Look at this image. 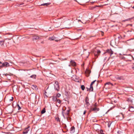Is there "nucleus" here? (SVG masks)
I'll return each instance as SVG.
<instances>
[{
  "label": "nucleus",
  "mask_w": 134,
  "mask_h": 134,
  "mask_svg": "<svg viewBox=\"0 0 134 134\" xmlns=\"http://www.w3.org/2000/svg\"><path fill=\"white\" fill-rule=\"evenodd\" d=\"M10 66L8 62H5L2 63L1 62H0V67H8Z\"/></svg>",
  "instance_id": "f257e3e1"
},
{
  "label": "nucleus",
  "mask_w": 134,
  "mask_h": 134,
  "mask_svg": "<svg viewBox=\"0 0 134 134\" xmlns=\"http://www.w3.org/2000/svg\"><path fill=\"white\" fill-rule=\"evenodd\" d=\"M55 90L57 91H59V83L58 81H55L54 84Z\"/></svg>",
  "instance_id": "f03ea898"
},
{
  "label": "nucleus",
  "mask_w": 134,
  "mask_h": 134,
  "mask_svg": "<svg viewBox=\"0 0 134 134\" xmlns=\"http://www.w3.org/2000/svg\"><path fill=\"white\" fill-rule=\"evenodd\" d=\"M59 93H58L55 96H53V100L54 102L57 101L58 102L59 100L58 98H59L58 96Z\"/></svg>",
  "instance_id": "7ed1b4c3"
},
{
  "label": "nucleus",
  "mask_w": 134,
  "mask_h": 134,
  "mask_svg": "<svg viewBox=\"0 0 134 134\" xmlns=\"http://www.w3.org/2000/svg\"><path fill=\"white\" fill-rule=\"evenodd\" d=\"M127 43L129 45H130L134 43V41L133 39L131 38L127 40Z\"/></svg>",
  "instance_id": "20e7f679"
},
{
  "label": "nucleus",
  "mask_w": 134,
  "mask_h": 134,
  "mask_svg": "<svg viewBox=\"0 0 134 134\" xmlns=\"http://www.w3.org/2000/svg\"><path fill=\"white\" fill-rule=\"evenodd\" d=\"M89 98L87 97H86L85 99V105L86 106H88L90 104L89 103Z\"/></svg>",
  "instance_id": "39448f33"
},
{
  "label": "nucleus",
  "mask_w": 134,
  "mask_h": 134,
  "mask_svg": "<svg viewBox=\"0 0 134 134\" xmlns=\"http://www.w3.org/2000/svg\"><path fill=\"white\" fill-rule=\"evenodd\" d=\"M66 109V108L65 107H59V109L62 110V114L63 117H64V111H65Z\"/></svg>",
  "instance_id": "423d86ee"
},
{
  "label": "nucleus",
  "mask_w": 134,
  "mask_h": 134,
  "mask_svg": "<svg viewBox=\"0 0 134 134\" xmlns=\"http://www.w3.org/2000/svg\"><path fill=\"white\" fill-rule=\"evenodd\" d=\"M100 51L99 50H98L97 52H96L94 53V54L95 56L96 57V58L98 57V55L100 54Z\"/></svg>",
  "instance_id": "0eeeda50"
},
{
  "label": "nucleus",
  "mask_w": 134,
  "mask_h": 134,
  "mask_svg": "<svg viewBox=\"0 0 134 134\" xmlns=\"http://www.w3.org/2000/svg\"><path fill=\"white\" fill-rule=\"evenodd\" d=\"M99 109L98 108H97L95 107L94 108H91V111H94V112H97V111H99Z\"/></svg>",
  "instance_id": "6e6552de"
},
{
  "label": "nucleus",
  "mask_w": 134,
  "mask_h": 134,
  "mask_svg": "<svg viewBox=\"0 0 134 134\" xmlns=\"http://www.w3.org/2000/svg\"><path fill=\"white\" fill-rule=\"evenodd\" d=\"M40 38L37 35H34L33 36L32 40L34 41L37 40L39 39Z\"/></svg>",
  "instance_id": "1a4fd4ad"
},
{
  "label": "nucleus",
  "mask_w": 134,
  "mask_h": 134,
  "mask_svg": "<svg viewBox=\"0 0 134 134\" xmlns=\"http://www.w3.org/2000/svg\"><path fill=\"white\" fill-rule=\"evenodd\" d=\"M30 127L28 126L27 128H26L24 131L23 132V134H26L28 133V132L29 130V128Z\"/></svg>",
  "instance_id": "9d476101"
},
{
  "label": "nucleus",
  "mask_w": 134,
  "mask_h": 134,
  "mask_svg": "<svg viewBox=\"0 0 134 134\" xmlns=\"http://www.w3.org/2000/svg\"><path fill=\"white\" fill-rule=\"evenodd\" d=\"M49 40L50 41L55 40L56 42H58V40H56V38L53 36L52 37H49Z\"/></svg>",
  "instance_id": "9b49d317"
},
{
  "label": "nucleus",
  "mask_w": 134,
  "mask_h": 134,
  "mask_svg": "<svg viewBox=\"0 0 134 134\" xmlns=\"http://www.w3.org/2000/svg\"><path fill=\"white\" fill-rule=\"evenodd\" d=\"M134 98L132 97L128 98L127 99V100L128 102H131L132 103L133 102V100H134Z\"/></svg>",
  "instance_id": "f8f14e48"
},
{
  "label": "nucleus",
  "mask_w": 134,
  "mask_h": 134,
  "mask_svg": "<svg viewBox=\"0 0 134 134\" xmlns=\"http://www.w3.org/2000/svg\"><path fill=\"white\" fill-rule=\"evenodd\" d=\"M109 53L110 55V56H111V55L113 54V52L111 50V49H108L106 50V52L105 53ZM105 53H104V54Z\"/></svg>",
  "instance_id": "ddd939ff"
},
{
  "label": "nucleus",
  "mask_w": 134,
  "mask_h": 134,
  "mask_svg": "<svg viewBox=\"0 0 134 134\" xmlns=\"http://www.w3.org/2000/svg\"><path fill=\"white\" fill-rule=\"evenodd\" d=\"M129 110L131 112L134 111V106L130 105L129 107Z\"/></svg>",
  "instance_id": "4468645a"
},
{
  "label": "nucleus",
  "mask_w": 134,
  "mask_h": 134,
  "mask_svg": "<svg viewBox=\"0 0 134 134\" xmlns=\"http://www.w3.org/2000/svg\"><path fill=\"white\" fill-rule=\"evenodd\" d=\"M86 88L87 89V91H93V86L91 84L90 86V88Z\"/></svg>",
  "instance_id": "2eb2a0df"
},
{
  "label": "nucleus",
  "mask_w": 134,
  "mask_h": 134,
  "mask_svg": "<svg viewBox=\"0 0 134 134\" xmlns=\"http://www.w3.org/2000/svg\"><path fill=\"white\" fill-rule=\"evenodd\" d=\"M75 130V128L73 126L71 127L70 129V133H74Z\"/></svg>",
  "instance_id": "dca6fc26"
},
{
  "label": "nucleus",
  "mask_w": 134,
  "mask_h": 134,
  "mask_svg": "<svg viewBox=\"0 0 134 134\" xmlns=\"http://www.w3.org/2000/svg\"><path fill=\"white\" fill-rule=\"evenodd\" d=\"M65 22V20L63 18H61V19H60L59 18V22H60L61 23V24H60V25L61 26V25H62V24L64 23Z\"/></svg>",
  "instance_id": "f3484780"
},
{
  "label": "nucleus",
  "mask_w": 134,
  "mask_h": 134,
  "mask_svg": "<svg viewBox=\"0 0 134 134\" xmlns=\"http://www.w3.org/2000/svg\"><path fill=\"white\" fill-rule=\"evenodd\" d=\"M116 79L117 80H123V77L122 76H117L115 77Z\"/></svg>",
  "instance_id": "a211bd4d"
},
{
  "label": "nucleus",
  "mask_w": 134,
  "mask_h": 134,
  "mask_svg": "<svg viewBox=\"0 0 134 134\" xmlns=\"http://www.w3.org/2000/svg\"><path fill=\"white\" fill-rule=\"evenodd\" d=\"M70 64L72 66H75L76 65V63L74 61L71 60L70 61Z\"/></svg>",
  "instance_id": "6ab92c4d"
},
{
  "label": "nucleus",
  "mask_w": 134,
  "mask_h": 134,
  "mask_svg": "<svg viewBox=\"0 0 134 134\" xmlns=\"http://www.w3.org/2000/svg\"><path fill=\"white\" fill-rule=\"evenodd\" d=\"M31 88L33 90H36V89H37V86L36 85H32L31 87Z\"/></svg>",
  "instance_id": "aec40b11"
},
{
  "label": "nucleus",
  "mask_w": 134,
  "mask_h": 134,
  "mask_svg": "<svg viewBox=\"0 0 134 134\" xmlns=\"http://www.w3.org/2000/svg\"><path fill=\"white\" fill-rule=\"evenodd\" d=\"M50 4V3H45L42 4H41V6H48V5H49Z\"/></svg>",
  "instance_id": "412c9836"
},
{
  "label": "nucleus",
  "mask_w": 134,
  "mask_h": 134,
  "mask_svg": "<svg viewBox=\"0 0 134 134\" xmlns=\"http://www.w3.org/2000/svg\"><path fill=\"white\" fill-rule=\"evenodd\" d=\"M55 118L56 120L57 121H59V116L58 114H57L55 116Z\"/></svg>",
  "instance_id": "4be33fe9"
},
{
  "label": "nucleus",
  "mask_w": 134,
  "mask_h": 134,
  "mask_svg": "<svg viewBox=\"0 0 134 134\" xmlns=\"http://www.w3.org/2000/svg\"><path fill=\"white\" fill-rule=\"evenodd\" d=\"M5 41L4 40L3 41H0V45L1 46L3 45L4 44Z\"/></svg>",
  "instance_id": "5701e85b"
},
{
  "label": "nucleus",
  "mask_w": 134,
  "mask_h": 134,
  "mask_svg": "<svg viewBox=\"0 0 134 134\" xmlns=\"http://www.w3.org/2000/svg\"><path fill=\"white\" fill-rule=\"evenodd\" d=\"M45 108H44L41 111V113L42 114H43L45 113Z\"/></svg>",
  "instance_id": "b1692460"
},
{
  "label": "nucleus",
  "mask_w": 134,
  "mask_h": 134,
  "mask_svg": "<svg viewBox=\"0 0 134 134\" xmlns=\"http://www.w3.org/2000/svg\"><path fill=\"white\" fill-rule=\"evenodd\" d=\"M36 75H32L31 76H30V77L33 79H35L36 77Z\"/></svg>",
  "instance_id": "393cba45"
},
{
  "label": "nucleus",
  "mask_w": 134,
  "mask_h": 134,
  "mask_svg": "<svg viewBox=\"0 0 134 134\" xmlns=\"http://www.w3.org/2000/svg\"><path fill=\"white\" fill-rule=\"evenodd\" d=\"M16 107L18 108V110H20L21 109V107L19 106L18 104H16Z\"/></svg>",
  "instance_id": "a878e982"
},
{
  "label": "nucleus",
  "mask_w": 134,
  "mask_h": 134,
  "mask_svg": "<svg viewBox=\"0 0 134 134\" xmlns=\"http://www.w3.org/2000/svg\"><path fill=\"white\" fill-rule=\"evenodd\" d=\"M81 88L82 90H84L85 88V86L84 85H82L81 86Z\"/></svg>",
  "instance_id": "bb28decb"
},
{
  "label": "nucleus",
  "mask_w": 134,
  "mask_h": 134,
  "mask_svg": "<svg viewBox=\"0 0 134 134\" xmlns=\"http://www.w3.org/2000/svg\"><path fill=\"white\" fill-rule=\"evenodd\" d=\"M131 18H129L128 19H126L125 20H123L122 21L123 22H125L126 21H127L128 20H130L131 19Z\"/></svg>",
  "instance_id": "cd10ccee"
},
{
  "label": "nucleus",
  "mask_w": 134,
  "mask_h": 134,
  "mask_svg": "<svg viewBox=\"0 0 134 134\" xmlns=\"http://www.w3.org/2000/svg\"><path fill=\"white\" fill-rule=\"evenodd\" d=\"M111 83L110 82H107V83H106L105 84V86H106V85H111Z\"/></svg>",
  "instance_id": "c85d7f7f"
},
{
  "label": "nucleus",
  "mask_w": 134,
  "mask_h": 134,
  "mask_svg": "<svg viewBox=\"0 0 134 134\" xmlns=\"http://www.w3.org/2000/svg\"><path fill=\"white\" fill-rule=\"evenodd\" d=\"M67 112H66L65 113V114L66 115H69V112L70 111V110H67Z\"/></svg>",
  "instance_id": "c756f323"
},
{
  "label": "nucleus",
  "mask_w": 134,
  "mask_h": 134,
  "mask_svg": "<svg viewBox=\"0 0 134 134\" xmlns=\"http://www.w3.org/2000/svg\"><path fill=\"white\" fill-rule=\"evenodd\" d=\"M103 131L102 130H100V133H101L102 134H104V133H103Z\"/></svg>",
  "instance_id": "7c9ffc66"
},
{
  "label": "nucleus",
  "mask_w": 134,
  "mask_h": 134,
  "mask_svg": "<svg viewBox=\"0 0 134 134\" xmlns=\"http://www.w3.org/2000/svg\"><path fill=\"white\" fill-rule=\"evenodd\" d=\"M120 114H121V115L122 116V119H123L124 118V115L122 113H120Z\"/></svg>",
  "instance_id": "2f4dec72"
},
{
  "label": "nucleus",
  "mask_w": 134,
  "mask_h": 134,
  "mask_svg": "<svg viewBox=\"0 0 134 134\" xmlns=\"http://www.w3.org/2000/svg\"><path fill=\"white\" fill-rule=\"evenodd\" d=\"M70 24H68V26H66L65 27H66V28H69L70 27Z\"/></svg>",
  "instance_id": "473e14b6"
},
{
  "label": "nucleus",
  "mask_w": 134,
  "mask_h": 134,
  "mask_svg": "<svg viewBox=\"0 0 134 134\" xmlns=\"http://www.w3.org/2000/svg\"><path fill=\"white\" fill-rule=\"evenodd\" d=\"M129 55L131 56V57L132 58V60H134V58L132 55H131V54H129Z\"/></svg>",
  "instance_id": "72a5a7b5"
},
{
  "label": "nucleus",
  "mask_w": 134,
  "mask_h": 134,
  "mask_svg": "<svg viewBox=\"0 0 134 134\" xmlns=\"http://www.w3.org/2000/svg\"><path fill=\"white\" fill-rule=\"evenodd\" d=\"M96 81V80H94V81H92L91 83L92 84H93L94 82Z\"/></svg>",
  "instance_id": "f704fd0d"
},
{
  "label": "nucleus",
  "mask_w": 134,
  "mask_h": 134,
  "mask_svg": "<svg viewBox=\"0 0 134 134\" xmlns=\"http://www.w3.org/2000/svg\"><path fill=\"white\" fill-rule=\"evenodd\" d=\"M13 97H12V99H10V100H9V101H12L13 100Z\"/></svg>",
  "instance_id": "c9c22d12"
},
{
  "label": "nucleus",
  "mask_w": 134,
  "mask_h": 134,
  "mask_svg": "<svg viewBox=\"0 0 134 134\" xmlns=\"http://www.w3.org/2000/svg\"><path fill=\"white\" fill-rule=\"evenodd\" d=\"M110 125H111V123H110V124L108 123V127H110Z\"/></svg>",
  "instance_id": "e433bc0d"
},
{
  "label": "nucleus",
  "mask_w": 134,
  "mask_h": 134,
  "mask_svg": "<svg viewBox=\"0 0 134 134\" xmlns=\"http://www.w3.org/2000/svg\"><path fill=\"white\" fill-rule=\"evenodd\" d=\"M23 4H24V3H22V4H18V5H17V6H20V5H22Z\"/></svg>",
  "instance_id": "4c0bfd02"
},
{
  "label": "nucleus",
  "mask_w": 134,
  "mask_h": 134,
  "mask_svg": "<svg viewBox=\"0 0 134 134\" xmlns=\"http://www.w3.org/2000/svg\"><path fill=\"white\" fill-rule=\"evenodd\" d=\"M118 38L120 40L121 39V37L120 36L118 37Z\"/></svg>",
  "instance_id": "58836bf2"
},
{
  "label": "nucleus",
  "mask_w": 134,
  "mask_h": 134,
  "mask_svg": "<svg viewBox=\"0 0 134 134\" xmlns=\"http://www.w3.org/2000/svg\"><path fill=\"white\" fill-rule=\"evenodd\" d=\"M63 69L62 66H60V68H59V69Z\"/></svg>",
  "instance_id": "ea45409f"
},
{
  "label": "nucleus",
  "mask_w": 134,
  "mask_h": 134,
  "mask_svg": "<svg viewBox=\"0 0 134 134\" xmlns=\"http://www.w3.org/2000/svg\"><path fill=\"white\" fill-rule=\"evenodd\" d=\"M94 107H96V106H97L96 103L95 104H94Z\"/></svg>",
  "instance_id": "a19ab883"
},
{
  "label": "nucleus",
  "mask_w": 134,
  "mask_h": 134,
  "mask_svg": "<svg viewBox=\"0 0 134 134\" xmlns=\"http://www.w3.org/2000/svg\"><path fill=\"white\" fill-rule=\"evenodd\" d=\"M86 110H85V111H84V112H83V115H85V113H86Z\"/></svg>",
  "instance_id": "79ce46f5"
},
{
  "label": "nucleus",
  "mask_w": 134,
  "mask_h": 134,
  "mask_svg": "<svg viewBox=\"0 0 134 134\" xmlns=\"http://www.w3.org/2000/svg\"><path fill=\"white\" fill-rule=\"evenodd\" d=\"M107 59V57H105L104 59V61L106 60Z\"/></svg>",
  "instance_id": "37998d69"
},
{
  "label": "nucleus",
  "mask_w": 134,
  "mask_h": 134,
  "mask_svg": "<svg viewBox=\"0 0 134 134\" xmlns=\"http://www.w3.org/2000/svg\"><path fill=\"white\" fill-rule=\"evenodd\" d=\"M61 103V101L60 100H59V104L60 103Z\"/></svg>",
  "instance_id": "c03bdc74"
},
{
  "label": "nucleus",
  "mask_w": 134,
  "mask_h": 134,
  "mask_svg": "<svg viewBox=\"0 0 134 134\" xmlns=\"http://www.w3.org/2000/svg\"><path fill=\"white\" fill-rule=\"evenodd\" d=\"M41 43H44V42L43 41H42L41 42Z\"/></svg>",
  "instance_id": "a18cd8bd"
},
{
  "label": "nucleus",
  "mask_w": 134,
  "mask_h": 134,
  "mask_svg": "<svg viewBox=\"0 0 134 134\" xmlns=\"http://www.w3.org/2000/svg\"><path fill=\"white\" fill-rule=\"evenodd\" d=\"M78 21H81V22H82L81 21V20H79Z\"/></svg>",
  "instance_id": "49530a36"
},
{
  "label": "nucleus",
  "mask_w": 134,
  "mask_h": 134,
  "mask_svg": "<svg viewBox=\"0 0 134 134\" xmlns=\"http://www.w3.org/2000/svg\"><path fill=\"white\" fill-rule=\"evenodd\" d=\"M99 7V6H98V5H96V7Z\"/></svg>",
  "instance_id": "de8ad7c7"
},
{
  "label": "nucleus",
  "mask_w": 134,
  "mask_h": 134,
  "mask_svg": "<svg viewBox=\"0 0 134 134\" xmlns=\"http://www.w3.org/2000/svg\"><path fill=\"white\" fill-rule=\"evenodd\" d=\"M69 120H71V118H70V117H69Z\"/></svg>",
  "instance_id": "09e8293b"
},
{
  "label": "nucleus",
  "mask_w": 134,
  "mask_h": 134,
  "mask_svg": "<svg viewBox=\"0 0 134 134\" xmlns=\"http://www.w3.org/2000/svg\"><path fill=\"white\" fill-rule=\"evenodd\" d=\"M113 41V40H112L111 41V42H111V43H110V44H111V43L112 42V41Z\"/></svg>",
  "instance_id": "8fccbe9b"
},
{
  "label": "nucleus",
  "mask_w": 134,
  "mask_h": 134,
  "mask_svg": "<svg viewBox=\"0 0 134 134\" xmlns=\"http://www.w3.org/2000/svg\"><path fill=\"white\" fill-rule=\"evenodd\" d=\"M91 111V109H90V112H91V111Z\"/></svg>",
  "instance_id": "3c124183"
},
{
  "label": "nucleus",
  "mask_w": 134,
  "mask_h": 134,
  "mask_svg": "<svg viewBox=\"0 0 134 134\" xmlns=\"http://www.w3.org/2000/svg\"><path fill=\"white\" fill-rule=\"evenodd\" d=\"M60 96H61V94L59 93V97Z\"/></svg>",
  "instance_id": "603ef678"
},
{
  "label": "nucleus",
  "mask_w": 134,
  "mask_h": 134,
  "mask_svg": "<svg viewBox=\"0 0 134 134\" xmlns=\"http://www.w3.org/2000/svg\"><path fill=\"white\" fill-rule=\"evenodd\" d=\"M119 132H119V131H118V134H119Z\"/></svg>",
  "instance_id": "864d4df0"
},
{
  "label": "nucleus",
  "mask_w": 134,
  "mask_h": 134,
  "mask_svg": "<svg viewBox=\"0 0 134 134\" xmlns=\"http://www.w3.org/2000/svg\"><path fill=\"white\" fill-rule=\"evenodd\" d=\"M93 84H92L91 83V85H93Z\"/></svg>",
  "instance_id": "5fc2aeb1"
},
{
  "label": "nucleus",
  "mask_w": 134,
  "mask_h": 134,
  "mask_svg": "<svg viewBox=\"0 0 134 134\" xmlns=\"http://www.w3.org/2000/svg\"><path fill=\"white\" fill-rule=\"evenodd\" d=\"M132 8L134 9V6L132 7Z\"/></svg>",
  "instance_id": "6e6d98bb"
},
{
  "label": "nucleus",
  "mask_w": 134,
  "mask_h": 134,
  "mask_svg": "<svg viewBox=\"0 0 134 134\" xmlns=\"http://www.w3.org/2000/svg\"><path fill=\"white\" fill-rule=\"evenodd\" d=\"M98 82L97 84V86L98 85Z\"/></svg>",
  "instance_id": "4d7b16f0"
},
{
  "label": "nucleus",
  "mask_w": 134,
  "mask_h": 134,
  "mask_svg": "<svg viewBox=\"0 0 134 134\" xmlns=\"http://www.w3.org/2000/svg\"><path fill=\"white\" fill-rule=\"evenodd\" d=\"M132 67H133V68L134 69V66H133Z\"/></svg>",
  "instance_id": "13d9d810"
},
{
  "label": "nucleus",
  "mask_w": 134,
  "mask_h": 134,
  "mask_svg": "<svg viewBox=\"0 0 134 134\" xmlns=\"http://www.w3.org/2000/svg\"><path fill=\"white\" fill-rule=\"evenodd\" d=\"M48 30L49 31H51V30Z\"/></svg>",
  "instance_id": "bf43d9fd"
},
{
  "label": "nucleus",
  "mask_w": 134,
  "mask_h": 134,
  "mask_svg": "<svg viewBox=\"0 0 134 134\" xmlns=\"http://www.w3.org/2000/svg\"><path fill=\"white\" fill-rule=\"evenodd\" d=\"M64 27H63V28H62H62H61V29H62V28H64Z\"/></svg>",
  "instance_id": "052dcab7"
},
{
  "label": "nucleus",
  "mask_w": 134,
  "mask_h": 134,
  "mask_svg": "<svg viewBox=\"0 0 134 134\" xmlns=\"http://www.w3.org/2000/svg\"><path fill=\"white\" fill-rule=\"evenodd\" d=\"M70 65H69V66H70Z\"/></svg>",
  "instance_id": "680f3d73"
},
{
  "label": "nucleus",
  "mask_w": 134,
  "mask_h": 134,
  "mask_svg": "<svg viewBox=\"0 0 134 134\" xmlns=\"http://www.w3.org/2000/svg\"><path fill=\"white\" fill-rule=\"evenodd\" d=\"M56 105H57V107H58V105H57V104H56Z\"/></svg>",
  "instance_id": "e2e57ef3"
},
{
  "label": "nucleus",
  "mask_w": 134,
  "mask_h": 134,
  "mask_svg": "<svg viewBox=\"0 0 134 134\" xmlns=\"http://www.w3.org/2000/svg\"><path fill=\"white\" fill-rule=\"evenodd\" d=\"M130 120V119H129V120H128V121H129V120Z\"/></svg>",
  "instance_id": "0e129e2a"
},
{
  "label": "nucleus",
  "mask_w": 134,
  "mask_h": 134,
  "mask_svg": "<svg viewBox=\"0 0 134 134\" xmlns=\"http://www.w3.org/2000/svg\"><path fill=\"white\" fill-rule=\"evenodd\" d=\"M65 24H66L65 23Z\"/></svg>",
  "instance_id": "69168bd1"
},
{
  "label": "nucleus",
  "mask_w": 134,
  "mask_h": 134,
  "mask_svg": "<svg viewBox=\"0 0 134 134\" xmlns=\"http://www.w3.org/2000/svg\"><path fill=\"white\" fill-rule=\"evenodd\" d=\"M98 81H97V82H98Z\"/></svg>",
  "instance_id": "338daca9"
}]
</instances>
